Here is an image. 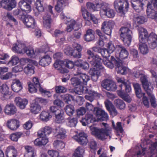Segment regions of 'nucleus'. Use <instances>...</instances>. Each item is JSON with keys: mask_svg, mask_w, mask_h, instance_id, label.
<instances>
[{"mask_svg": "<svg viewBox=\"0 0 157 157\" xmlns=\"http://www.w3.org/2000/svg\"><path fill=\"white\" fill-rule=\"evenodd\" d=\"M117 81L118 83H121V84L120 85V87L122 90V87L124 88L126 92H130L131 89L130 82L128 80L125 82V79L122 78H117Z\"/></svg>", "mask_w": 157, "mask_h": 157, "instance_id": "obj_21", "label": "nucleus"}, {"mask_svg": "<svg viewBox=\"0 0 157 157\" xmlns=\"http://www.w3.org/2000/svg\"><path fill=\"white\" fill-rule=\"evenodd\" d=\"M102 125L105 127L104 128L99 129L92 126L90 127L92 134L102 140H105L108 136L110 139L112 131L111 128L105 123H102Z\"/></svg>", "mask_w": 157, "mask_h": 157, "instance_id": "obj_2", "label": "nucleus"}, {"mask_svg": "<svg viewBox=\"0 0 157 157\" xmlns=\"http://www.w3.org/2000/svg\"><path fill=\"white\" fill-rule=\"evenodd\" d=\"M100 13L101 17L105 16L110 18H113L115 15V12L114 10L109 8L102 9L100 10Z\"/></svg>", "mask_w": 157, "mask_h": 157, "instance_id": "obj_20", "label": "nucleus"}, {"mask_svg": "<svg viewBox=\"0 0 157 157\" xmlns=\"http://www.w3.org/2000/svg\"><path fill=\"white\" fill-rule=\"evenodd\" d=\"M12 90L15 92H18L22 89L21 82L17 79H14L11 85Z\"/></svg>", "mask_w": 157, "mask_h": 157, "instance_id": "obj_32", "label": "nucleus"}, {"mask_svg": "<svg viewBox=\"0 0 157 157\" xmlns=\"http://www.w3.org/2000/svg\"><path fill=\"white\" fill-rule=\"evenodd\" d=\"M22 135V132H17L11 134L10 137L11 140L16 142L17 141L18 139L21 137Z\"/></svg>", "mask_w": 157, "mask_h": 157, "instance_id": "obj_53", "label": "nucleus"}, {"mask_svg": "<svg viewBox=\"0 0 157 157\" xmlns=\"http://www.w3.org/2000/svg\"><path fill=\"white\" fill-rule=\"evenodd\" d=\"M48 153L51 157H61V156L59 155V152L56 150H49Z\"/></svg>", "mask_w": 157, "mask_h": 157, "instance_id": "obj_60", "label": "nucleus"}, {"mask_svg": "<svg viewBox=\"0 0 157 157\" xmlns=\"http://www.w3.org/2000/svg\"><path fill=\"white\" fill-rule=\"evenodd\" d=\"M129 4L128 0H119L115 1L114 2L115 9L118 13L119 15L124 17L127 12L129 8Z\"/></svg>", "mask_w": 157, "mask_h": 157, "instance_id": "obj_4", "label": "nucleus"}, {"mask_svg": "<svg viewBox=\"0 0 157 157\" xmlns=\"http://www.w3.org/2000/svg\"><path fill=\"white\" fill-rule=\"evenodd\" d=\"M75 76H77L81 80L82 83L83 84L86 85L87 82L90 80V77L86 74L82 73L81 71L77 69L76 71L74 73Z\"/></svg>", "mask_w": 157, "mask_h": 157, "instance_id": "obj_14", "label": "nucleus"}, {"mask_svg": "<svg viewBox=\"0 0 157 157\" xmlns=\"http://www.w3.org/2000/svg\"><path fill=\"white\" fill-rule=\"evenodd\" d=\"M35 101L36 102L41 104L43 105H46L49 101V100L48 99L40 97H37L36 98Z\"/></svg>", "mask_w": 157, "mask_h": 157, "instance_id": "obj_55", "label": "nucleus"}, {"mask_svg": "<svg viewBox=\"0 0 157 157\" xmlns=\"http://www.w3.org/2000/svg\"><path fill=\"white\" fill-rule=\"evenodd\" d=\"M54 147L58 150L63 148L65 146L64 143L61 141L56 140L53 143Z\"/></svg>", "mask_w": 157, "mask_h": 157, "instance_id": "obj_44", "label": "nucleus"}, {"mask_svg": "<svg viewBox=\"0 0 157 157\" xmlns=\"http://www.w3.org/2000/svg\"><path fill=\"white\" fill-rule=\"evenodd\" d=\"M100 155L99 157H109L107 155L106 151L104 150V149L102 148H100L97 151V154L98 155Z\"/></svg>", "mask_w": 157, "mask_h": 157, "instance_id": "obj_63", "label": "nucleus"}, {"mask_svg": "<svg viewBox=\"0 0 157 157\" xmlns=\"http://www.w3.org/2000/svg\"><path fill=\"white\" fill-rule=\"evenodd\" d=\"M66 50H65L64 52L67 55L71 54L74 57L76 58H80L81 57L82 54L81 51H77L76 50H72L70 53H67Z\"/></svg>", "mask_w": 157, "mask_h": 157, "instance_id": "obj_46", "label": "nucleus"}, {"mask_svg": "<svg viewBox=\"0 0 157 157\" xmlns=\"http://www.w3.org/2000/svg\"><path fill=\"white\" fill-rule=\"evenodd\" d=\"M61 97L64 101L67 103L68 101H71V100H73V96L68 94L62 95Z\"/></svg>", "mask_w": 157, "mask_h": 157, "instance_id": "obj_61", "label": "nucleus"}, {"mask_svg": "<svg viewBox=\"0 0 157 157\" xmlns=\"http://www.w3.org/2000/svg\"><path fill=\"white\" fill-rule=\"evenodd\" d=\"M148 43L151 48H155L157 46V35L153 33H151L148 38Z\"/></svg>", "mask_w": 157, "mask_h": 157, "instance_id": "obj_16", "label": "nucleus"}, {"mask_svg": "<svg viewBox=\"0 0 157 157\" xmlns=\"http://www.w3.org/2000/svg\"><path fill=\"white\" fill-rule=\"evenodd\" d=\"M103 61L105 65L110 68H113L115 64L117 67L116 69L118 73L125 75L129 71V69L124 66V65L128 64V62H124L119 59H116L113 56H111L110 60L106 59V60L103 59Z\"/></svg>", "mask_w": 157, "mask_h": 157, "instance_id": "obj_1", "label": "nucleus"}, {"mask_svg": "<svg viewBox=\"0 0 157 157\" xmlns=\"http://www.w3.org/2000/svg\"><path fill=\"white\" fill-rule=\"evenodd\" d=\"M51 62V58L48 55H45L41 57L39 61V64L42 66H48Z\"/></svg>", "mask_w": 157, "mask_h": 157, "instance_id": "obj_30", "label": "nucleus"}, {"mask_svg": "<svg viewBox=\"0 0 157 157\" xmlns=\"http://www.w3.org/2000/svg\"><path fill=\"white\" fill-rule=\"evenodd\" d=\"M138 30L139 32V40L140 42H145L146 40L148 42L147 33V30L144 28L140 27L138 28Z\"/></svg>", "mask_w": 157, "mask_h": 157, "instance_id": "obj_17", "label": "nucleus"}, {"mask_svg": "<svg viewBox=\"0 0 157 157\" xmlns=\"http://www.w3.org/2000/svg\"><path fill=\"white\" fill-rule=\"evenodd\" d=\"M114 22L113 21L103 22L101 25V30L104 33L107 35L111 36L112 29L114 25Z\"/></svg>", "mask_w": 157, "mask_h": 157, "instance_id": "obj_10", "label": "nucleus"}, {"mask_svg": "<svg viewBox=\"0 0 157 157\" xmlns=\"http://www.w3.org/2000/svg\"><path fill=\"white\" fill-rule=\"evenodd\" d=\"M55 89L57 93H65L67 91V90L65 87L61 86H56Z\"/></svg>", "mask_w": 157, "mask_h": 157, "instance_id": "obj_58", "label": "nucleus"}, {"mask_svg": "<svg viewBox=\"0 0 157 157\" xmlns=\"http://www.w3.org/2000/svg\"><path fill=\"white\" fill-rule=\"evenodd\" d=\"M19 61V58L16 56H13L12 57L10 60L9 62V64L12 65H15L18 63Z\"/></svg>", "mask_w": 157, "mask_h": 157, "instance_id": "obj_57", "label": "nucleus"}, {"mask_svg": "<svg viewBox=\"0 0 157 157\" xmlns=\"http://www.w3.org/2000/svg\"><path fill=\"white\" fill-rule=\"evenodd\" d=\"M71 83L74 86H75L76 90L77 91V94H78L79 90H80L81 86L84 87L82 86L81 80L80 79L78 76L74 77L71 79Z\"/></svg>", "mask_w": 157, "mask_h": 157, "instance_id": "obj_25", "label": "nucleus"}, {"mask_svg": "<svg viewBox=\"0 0 157 157\" xmlns=\"http://www.w3.org/2000/svg\"><path fill=\"white\" fill-rule=\"evenodd\" d=\"M64 112L61 109L58 110L56 113V121L57 123H60L64 119Z\"/></svg>", "mask_w": 157, "mask_h": 157, "instance_id": "obj_39", "label": "nucleus"}, {"mask_svg": "<svg viewBox=\"0 0 157 157\" xmlns=\"http://www.w3.org/2000/svg\"><path fill=\"white\" fill-rule=\"evenodd\" d=\"M62 63L63 66H65L69 69H72L74 66V62L69 59H66L63 61Z\"/></svg>", "mask_w": 157, "mask_h": 157, "instance_id": "obj_50", "label": "nucleus"}, {"mask_svg": "<svg viewBox=\"0 0 157 157\" xmlns=\"http://www.w3.org/2000/svg\"><path fill=\"white\" fill-rule=\"evenodd\" d=\"M78 94H81L83 93L87 94L85 95V98L87 100L92 102L97 97H100V94L97 92L87 88L86 87L81 86L80 90H79Z\"/></svg>", "mask_w": 157, "mask_h": 157, "instance_id": "obj_7", "label": "nucleus"}, {"mask_svg": "<svg viewBox=\"0 0 157 157\" xmlns=\"http://www.w3.org/2000/svg\"><path fill=\"white\" fill-rule=\"evenodd\" d=\"M142 97V102L144 106L147 107H149V102L147 97L145 95V94H143V95L141 97Z\"/></svg>", "mask_w": 157, "mask_h": 157, "instance_id": "obj_64", "label": "nucleus"}, {"mask_svg": "<svg viewBox=\"0 0 157 157\" xmlns=\"http://www.w3.org/2000/svg\"><path fill=\"white\" fill-rule=\"evenodd\" d=\"M56 130L58 133L56 136L57 138L63 139L66 137V131L64 129L59 127L56 129Z\"/></svg>", "mask_w": 157, "mask_h": 157, "instance_id": "obj_37", "label": "nucleus"}, {"mask_svg": "<svg viewBox=\"0 0 157 157\" xmlns=\"http://www.w3.org/2000/svg\"><path fill=\"white\" fill-rule=\"evenodd\" d=\"M103 57L105 59H108L110 56V53L106 49L102 48L100 53Z\"/></svg>", "mask_w": 157, "mask_h": 157, "instance_id": "obj_56", "label": "nucleus"}, {"mask_svg": "<svg viewBox=\"0 0 157 157\" xmlns=\"http://www.w3.org/2000/svg\"><path fill=\"white\" fill-rule=\"evenodd\" d=\"M16 5L15 0H2L0 2V7L10 10L14 8Z\"/></svg>", "mask_w": 157, "mask_h": 157, "instance_id": "obj_11", "label": "nucleus"}, {"mask_svg": "<svg viewBox=\"0 0 157 157\" xmlns=\"http://www.w3.org/2000/svg\"><path fill=\"white\" fill-rule=\"evenodd\" d=\"M26 48L25 45L24 44L18 43L13 46L12 49L13 51L17 53H24Z\"/></svg>", "mask_w": 157, "mask_h": 157, "instance_id": "obj_27", "label": "nucleus"}, {"mask_svg": "<svg viewBox=\"0 0 157 157\" xmlns=\"http://www.w3.org/2000/svg\"><path fill=\"white\" fill-rule=\"evenodd\" d=\"M21 20L23 23L28 27L33 28L35 25V22L34 19L31 16L27 17L25 16L24 18L21 17Z\"/></svg>", "mask_w": 157, "mask_h": 157, "instance_id": "obj_19", "label": "nucleus"}, {"mask_svg": "<svg viewBox=\"0 0 157 157\" xmlns=\"http://www.w3.org/2000/svg\"><path fill=\"white\" fill-rule=\"evenodd\" d=\"M102 86L108 91H114L117 87L116 83L113 80L109 79L104 80L101 83Z\"/></svg>", "mask_w": 157, "mask_h": 157, "instance_id": "obj_9", "label": "nucleus"}, {"mask_svg": "<svg viewBox=\"0 0 157 157\" xmlns=\"http://www.w3.org/2000/svg\"><path fill=\"white\" fill-rule=\"evenodd\" d=\"M147 14L148 17L154 20L157 14V9L152 8L150 2H148L147 5Z\"/></svg>", "mask_w": 157, "mask_h": 157, "instance_id": "obj_23", "label": "nucleus"}, {"mask_svg": "<svg viewBox=\"0 0 157 157\" xmlns=\"http://www.w3.org/2000/svg\"><path fill=\"white\" fill-rule=\"evenodd\" d=\"M67 114L69 116H71L75 112L74 106L71 105H67L64 108Z\"/></svg>", "mask_w": 157, "mask_h": 157, "instance_id": "obj_45", "label": "nucleus"}, {"mask_svg": "<svg viewBox=\"0 0 157 157\" xmlns=\"http://www.w3.org/2000/svg\"><path fill=\"white\" fill-rule=\"evenodd\" d=\"M134 20L136 22L139 24L143 23L146 21V19L143 16H140L134 18Z\"/></svg>", "mask_w": 157, "mask_h": 157, "instance_id": "obj_62", "label": "nucleus"}, {"mask_svg": "<svg viewBox=\"0 0 157 157\" xmlns=\"http://www.w3.org/2000/svg\"><path fill=\"white\" fill-rule=\"evenodd\" d=\"M56 2L57 4L56 5L55 9L58 13L62 12L65 6L64 0H53Z\"/></svg>", "mask_w": 157, "mask_h": 157, "instance_id": "obj_33", "label": "nucleus"}, {"mask_svg": "<svg viewBox=\"0 0 157 157\" xmlns=\"http://www.w3.org/2000/svg\"><path fill=\"white\" fill-rule=\"evenodd\" d=\"M82 15L85 20L90 19L91 15L92 14L90 13L84 7H82L81 10Z\"/></svg>", "mask_w": 157, "mask_h": 157, "instance_id": "obj_49", "label": "nucleus"}, {"mask_svg": "<svg viewBox=\"0 0 157 157\" xmlns=\"http://www.w3.org/2000/svg\"><path fill=\"white\" fill-rule=\"evenodd\" d=\"M0 92L3 95L4 99L6 100L9 98L10 94L9 91V88L7 85L4 84L0 86Z\"/></svg>", "mask_w": 157, "mask_h": 157, "instance_id": "obj_24", "label": "nucleus"}, {"mask_svg": "<svg viewBox=\"0 0 157 157\" xmlns=\"http://www.w3.org/2000/svg\"><path fill=\"white\" fill-rule=\"evenodd\" d=\"M147 93L150 97V102L151 105L154 108L156 107L157 104H156V99L155 96L152 94V91L153 88V86H151L147 87Z\"/></svg>", "mask_w": 157, "mask_h": 157, "instance_id": "obj_28", "label": "nucleus"}, {"mask_svg": "<svg viewBox=\"0 0 157 157\" xmlns=\"http://www.w3.org/2000/svg\"><path fill=\"white\" fill-rule=\"evenodd\" d=\"M4 111L6 114L12 116L16 113L17 109L13 103H9L6 105L4 107Z\"/></svg>", "mask_w": 157, "mask_h": 157, "instance_id": "obj_12", "label": "nucleus"}, {"mask_svg": "<svg viewBox=\"0 0 157 157\" xmlns=\"http://www.w3.org/2000/svg\"><path fill=\"white\" fill-rule=\"evenodd\" d=\"M120 96L124 100L128 103L130 102L132 100L130 96L127 94L121 93Z\"/></svg>", "mask_w": 157, "mask_h": 157, "instance_id": "obj_59", "label": "nucleus"}, {"mask_svg": "<svg viewBox=\"0 0 157 157\" xmlns=\"http://www.w3.org/2000/svg\"><path fill=\"white\" fill-rule=\"evenodd\" d=\"M41 107L38 104L35 103L31 105L30 110L34 114L38 113L41 110Z\"/></svg>", "mask_w": 157, "mask_h": 157, "instance_id": "obj_41", "label": "nucleus"}, {"mask_svg": "<svg viewBox=\"0 0 157 157\" xmlns=\"http://www.w3.org/2000/svg\"><path fill=\"white\" fill-rule=\"evenodd\" d=\"M116 49L120 51L119 57L121 59L127 58L128 56V52L126 49L121 45H117L116 46Z\"/></svg>", "mask_w": 157, "mask_h": 157, "instance_id": "obj_22", "label": "nucleus"}, {"mask_svg": "<svg viewBox=\"0 0 157 157\" xmlns=\"http://www.w3.org/2000/svg\"><path fill=\"white\" fill-rule=\"evenodd\" d=\"M21 62V63L23 62L25 63H29L35 65L37 64V62L35 61L28 58L22 59ZM34 67L33 64L31 63H29L25 67L23 71L24 73L26 75H31L34 73Z\"/></svg>", "mask_w": 157, "mask_h": 157, "instance_id": "obj_8", "label": "nucleus"}, {"mask_svg": "<svg viewBox=\"0 0 157 157\" xmlns=\"http://www.w3.org/2000/svg\"><path fill=\"white\" fill-rule=\"evenodd\" d=\"M87 54L89 56L88 59L92 58V60L90 61L91 64L94 67H96L100 70H104V67L101 63V59L97 55H94L90 50L87 51Z\"/></svg>", "mask_w": 157, "mask_h": 157, "instance_id": "obj_6", "label": "nucleus"}, {"mask_svg": "<svg viewBox=\"0 0 157 157\" xmlns=\"http://www.w3.org/2000/svg\"><path fill=\"white\" fill-rule=\"evenodd\" d=\"M25 53L29 56L35 57L36 55V52H35L32 48L26 47L25 50Z\"/></svg>", "mask_w": 157, "mask_h": 157, "instance_id": "obj_47", "label": "nucleus"}, {"mask_svg": "<svg viewBox=\"0 0 157 157\" xmlns=\"http://www.w3.org/2000/svg\"><path fill=\"white\" fill-rule=\"evenodd\" d=\"M84 151L83 147H78L73 153V157H82V155L84 154Z\"/></svg>", "mask_w": 157, "mask_h": 157, "instance_id": "obj_42", "label": "nucleus"}, {"mask_svg": "<svg viewBox=\"0 0 157 157\" xmlns=\"http://www.w3.org/2000/svg\"><path fill=\"white\" fill-rule=\"evenodd\" d=\"M17 151L13 146L7 147L6 151V154L7 157H16Z\"/></svg>", "mask_w": 157, "mask_h": 157, "instance_id": "obj_31", "label": "nucleus"}, {"mask_svg": "<svg viewBox=\"0 0 157 157\" xmlns=\"http://www.w3.org/2000/svg\"><path fill=\"white\" fill-rule=\"evenodd\" d=\"M7 127L13 131L16 130L19 126V121L15 119H12L8 120L6 123Z\"/></svg>", "mask_w": 157, "mask_h": 157, "instance_id": "obj_18", "label": "nucleus"}, {"mask_svg": "<svg viewBox=\"0 0 157 157\" xmlns=\"http://www.w3.org/2000/svg\"><path fill=\"white\" fill-rule=\"evenodd\" d=\"M68 125L71 127H75L77 123V119L76 118H68Z\"/></svg>", "mask_w": 157, "mask_h": 157, "instance_id": "obj_54", "label": "nucleus"}, {"mask_svg": "<svg viewBox=\"0 0 157 157\" xmlns=\"http://www.w3.org/2000/svg\"><path fill=\"white\" fill-rule=\"evenodd\" d=\"M43 22L44 26L47 29L50 28L51 25L52 20L50 16L46 14L43 17Z\"/></svg>", "mask_w": 157, "mask_h": 157, "instance_id": "obj_36", "label": "nucleus"}, {"mask_svg": "<svg viewBox=\"0 0 157 157\" xmlns=\"http://www.w3.org/2000/svg\"><path fill=\"white\" fill-rule=\"evenodd\" d=\"M60 71L61 73L64 74L63 76L65 77H63L62 78V82H66L70 78V75L67 73L68 72V71L66 69L62 68Z\"/></svg>", "mask_w": 157, "mask_h": 157, "instance_id": "obj_51", "label": "nucleus"}, {"mask_svg": "<svg viewBox=\"0 0 157 157\" xmlns=\"http://www.w3.org/2000/svg\"><path fill=\"white\" fill-rule=\"evenodd\" d=\"M144 42H140L139 44V48L140 52L143 54H146L148 52V49Z\"/></svg>", "mask_w": 157, "mask_h": 157, "instance_id": "obj_43", "label": "nucleus"}, {"mask_svg": "<svg viewBox=\"0 0 157 157\" xmlns=\"http://www.w3.org/2000/svg\"><path fill=\"white\" fill-rule=\"evenodd\" d=\"M120 38L125 46H129L132 39V32L128 27H124L121 28L119 31Z\"/></svg>", "mask_w": 157, "mask_h": 157, "instance_id": "obj_3", "label": "nucleus"}, {"mask_svg": "<svg viewBox=\"0 0 157 157\" xmlns=\"http://www.w3.org/2000/svg\"><path fill=\"white\" fill-rule=\"evenodd\" d=\"M95 121V119L93 115L91 114H86L84 118L82 119L80 121L82 125L86 126L87 124L90 123H93Z\"/></svg>", "mask_w": 157, "mask_h": 157, "instance_id": "obj_29", "label": "nucleus"}, {"mask_svg": "<svg viewBox=\"0 0 157 157\" xmlns=\"http://www.w3.org/2000/svg\"><path fill=\"white\" fill-rule=\"evenodd\" d=\"M136 94L138 98H141V97L143 95V94L141 92V90L140 85L137 83H134L133 84Z\"/></svg>", "mask_w": 157, "mask_h": 157, "instance_id": "obj_38", "label": "nucleus"}, {"mask_svg": "<svg viewBox=\"0 0 157 157\" xmlns=\"http://www.w3.org/2000/svg\"><path fill=\"white\" fill-rule=\"evenodd\" d=\"M115 105L120 109H124L125 105L124 102L121 100L117 99L114 101Z\"/></svg>", "mask_w": 157, "mask_h": 157, "instance_id": "obj_48", "label": "nucleus"}, {"mask_svg": "<svg viewBox=\"0 0 157 157\" xmlns=\"http://www.w3.org/2000/svg\"><path fill=\"white\" fill-rule=\"evenodd\" d=\"M40 117L42 121H47L49 120L51 117L48 112L42 111L40 114Z\"/></svg>", "mask_w": 157, "mask_h": 157, "instance_id": "obj_52", "label": "nucleus"}, {"mask_svg": "<svg viewBox=\"0 0 157 157\" xmlns=\"http://www.w3.org/2000/svg\"><path fill=\"white\" fill-rule=\"evenodd\" d=\"M21 9H17L13 11V14L15 16H21L22 18L25 17V14L31 11V6L24 0H21L18 4Z\"/></svg>", "mask_w": 157, "mask_h": 157, "instance_id": "obj_5", "label": "nucleus"}, {"mask_svg": "<svg viewBox=\"0 0 157 157\" xmlns=\"http://www.w3.org/2000/svg\"><path fill=\"white\" fill-rule=\"evenodd\" d=\"M94 32L91 29H88L84 36V39L87 41H90L94 39Z\"/></svg>", "mask_w": 157, "mask_h": 157, "instance_id": "obj_35", "label": "nucleus"}, {"mask_svg": "<svg viewBox=\"0 0 157 157\" xmlns=\"http://www.w3.org/2000/svg\"><path fill=\"white\" fill-rule=\"evenodd\" d=\"M94 114L98 118L107 120L108 115L107 113L98 107H95L93 111Z\"/></svg>", "mask_w": 157, "mask_h": 157, "instance_id": "obj_15", "label": "nucleus"}, {"mask_svg": "<svg viewBox=\"0 0 157 157\" xmlns=\"http://www.w3.org/2000/svg\"><path fill=\"white\" fill-rule=\"evenodd\" d=\"M73 138L82 145H86L88 142L87 136L84 132L79 133L78 135L74 136Z\"/></svg>", "mask_w": 157, "mask_h": 157, "instance_id": "obj_13", "label": "nucleus"}, {"mask_svg": "<svg viewBox=\"0 0 157 157\" xmlns=\"http://www.w3.org/2000/svg\"><path fill=\"white\" fill-rule=\"evenodd\" d=\"M2 19L4 21H12L16 24L17 23L16 19L11 13L9 12L7 13L4 16L2 17Z\"/></svg>", "mask_w": 157, "mask_h": 157, "instance_id": "obj_40", "label": "nucleus"}, {"mask_svg": "<svg viewBox=\"0 0 157 157\" xmlns=\"http://www.w3.org/2000/svg\"><path fill=\"white\" fill-rule=\"evenodd\" d=\"M52 132L51 128L49 126H45L44 128L41 129L38 131V136H46L47 135L50 134Z\"/></svg>", "mask_w": 157, "mask_h": 157, "instance_id": "obj_34", "label": "nucleus"}, {"mask_svg": "<svg viewBox=\"0 0 157 157\" xmlns=\"http://www.w3.org/2000/svg\"><path fill=\"white\" fill-rule=\"evenodd\" d=\"M131 5L132 7L137 12H139L143 9L144 4L139 0H132Z\"/></svg>", "mask_w": 157, "mask_h": 157, "instance_id": "obj_26", "label": "nucleus"}]
</instances>
